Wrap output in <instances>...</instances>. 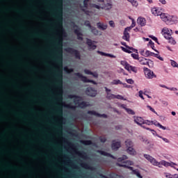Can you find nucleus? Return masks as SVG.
<instances>
[{
	"label": "nucleus",
	"instance_id": "f257e3e1",
	"mask_svg": "<svg viewBox=\"0 0 178 178\" xmlns=\"http://www.w3.org/2000/svg\"><path fill=\"white\" fill-rule=\"evenodd\" d=\"M68 99H72L73 104L75 106H70V104H67V109H72L74 112H76V108H80L81 109H84L87 106H90V104L87 102L83 101V97L79 96L77 95H67Z\"/></svg>",
	"mask_w": 178,
	"mask_h": 178
},
{
	"label": "nucleus",
	"instance_id": "f03ea898",
	"mask_svg": "<svg viewBox=\"0 0 178 178\" xmlns=\"http://www.w3.org/2000/svg\"><path fill=\"white\" fill-rule=\"evenodd\" d=\"M125 159H127V156L126 155H123L122 157L118 158V162H122V163H118L117 165L121 168H126L127 169L132 170L134 175H136L138 178H143V176H141V174H140L138 170H133V167H131L133 165V161H124Z\"/></svg>",
	"mask_w": 178,
	"mask_h": 178
},
{
	"label": "nucleus",
	"instance_id": "7ed1b4c3",
	"mask_svg": "<svg viewBox=\"0 0 178 178\" xmlns=\"http://www.w3.org/2000/svg\"><path fill=\"white\" fill-rule=\"evenodd\" d=\"M70 16V8H67V26L68 29L70 27L72 30H73L74 34H76L77 37V40L80 41H83V33H81V28L76 23L73 21L71 22H69V17Z\"/></svg>",
	"mask_w": 178,
	"mask_h": 178
},
{
	"label": "nucleus",
	"instance_id": "20e7f679",
	"mask_svg": "<svg viewBox=\"0 0 178 178\" xmlns=\"http://www.w3.org/2000/svg\"><path fill=\"white\" fill-rule=\"evenodd\" d=\"M144 158H145L147 161H149V162H150L152 165H154V166H158V168H162V165L165 166L166 168H168V166H171L172 168H173V165H177L173 162L169 163L165 161H161L160 162H158L156 159H155L154 157H152L149 154H144Z\"/></svg>",
	"mask_w": 178,
	"mask_h": 178
},
{
	"label": "nucleus",
	"instance_id": "39448f33",
	"mask_svg": "<svg viewBox=\"0 0 178 178\" xmlns=\"http://www.w3.org/2000/svg\"><path fill=\"white\" fill-rule=\"evenodd\" d=\"M79 119V115L76 113H72L67 111V130H72L76 131L75 127H77L73 122H76Z\"/></svg>",
	"mask_w": 178,
	"mask_h": 178
},
{
	"label": "nucleus",
	"instance_id": "423d86ee",
	"mask_svg": "<svg viewBox=\"0 0 178 178\" xmlns=\"http://www.w3.org/2000/svg\"><path fill=\"white\" fill-rule=\"evenodd\" d=\"M161 19L163 22H165L168 26H172V24H177L178 18L177 16L170 15L169 14H161Z\"/></svg>",
	"mask_w": 178,
	"mask_h": 178
},
{
	"label": "nucleus",
	"instance_id": "0eeeda50",
	"mask_svg": "<svg viewBox=\"0 0 178 178\" xmlns=\"http://www.w3.org/2000/svg\"><path fill=\"white\" fill-rule=\"evenodd\" d=\"M72 5L79 6V8L84 10V9H87L88 8V3L91 2V0H83V4L79 3L78 0H71ZM70 3V0H67V6Z\"/></svg>",
	"mask_w": 178,
	"mask_h": 178
},
{
	"label": "nucleus",
	"instance_id": "6e6552de",
	"mask_svg": "<svg viewBox=\"0 0 178 178\" xmlns=\"http://www.w3.org/2000/svg\"><path fill=\"white\" fill-rule=\"evenodd\" d=\"M67 54H70V55H71L72 58H74V59H81V54H80V51L73 47H67Z\"/></svg>",
	"mask_w": 178,
	"mask_h": 178
},
{
	"label": "nucleus",
	"instance_id": "1a4fd4ad",
	"mask_svg": "<svg viewBox=\"0 0 178 178\" xmlns=\"http://www.w3.org/2000/svg\"><path fill=\"white\" fill-rule=\"evenodd\" d=\"M143 70L145 72V75L147 79H154L156 77V75L154 74V72L147 67H144Z\"/></svg>",
	"mask_w": 178,
	"mask_h": 178
},
{
	"label": "nucleus",
	"instance_id": "9d476101",
	"mask_svg": "<svg viewBox=\"0 0 178 178\" xmlns=\"http://www.w3.org/2000/svg\"><path fill=\"white\" fill-rule=\"evenodd\" d=\"M86 44L88 46L89 51H94V49H97V45L94 44H97V42L92 41L91 39H86Z\"/></svg>",
	"mask_w": 178,
	"mask_h": 178
},
{
	"label": "nucleus",
	"instance_id": "9b49d317",
	"mask_svg": "<svg viewBox=\"0 0 178 178\" xmlns=\"http://www.w3.org/2000/svg\"><path fill=\"white\" fill-rule=\"evenodd\" d=\"M76 129V131H73L72 130H67V140H68V147H69V136L73 137L74 138H79V133H77V129L79 127L76 126V127L74 128Z\"/></svg>",
	"mask_w": 178,
	"mask_h": 178
},
{
	"label": "nucleus",
	"instance_id": "f8f14e48",
	"mask_svg": "<svg viewBox=\"0 0 178 178\" xmlns=\"http://www.w3.org/2000/svg\"><path fill=\"white\" fill-rule=\"evenodd\" d=\"M86 94L89 97H97V90L93 88H88L86 90Z\"/></svg>",
	"mask_w": 178,
	"mask_h": 178
},
{
	"label": "nucleus",
	"instance_id": "ddd939ff",
	"mask_svg": "<svg viewBox=\"0 0 178 178\" xmlns=\"http://www.w3.org/2000/svg\"><path fill=\"white\" fill-rule=\"evenodd\" d=\"M162 33L164 38L165 39L169 38V37L171 36L172 34H173V31H172V29H169L168 28H163L162 30Z\"/></svg>",
	"mask_w": 178,
	"mask_h": 178
},
{
	"label": "nucleus",
	"instance_id": "4468645a",
	"mask_svg": "<svg viewBox=\"0 0 178 178\" xmlns=\"http://www.w3.org/2000/svg\"><path fill=\"white\" fill-rule=\"evenodd\" d=\"M138 61L140 63V65H148V66H149V64L152 65H152H154V61L148 60L144 57H140Z\"/></svg>",
	"mask_w": 178,
	"mask_h": 178
},
{
	"label": "nucleus",
	"instance_id": "2eb2a0df",
	"mask_svg": "<svg viewBox=\"0 0 178 178\" xmlns=\"http://www.w3.org/2000/svg\"><path fill=\"white\" fill-rule=\"evenodd\" d=\"M131 30V28L127 27L124 31V35L122 36V40H124L125 41H130V34L129 33V31Z\"/></svg>",
	"mask_w": 178,
	"mask_h": 178
},
{
	"label": "nucleus",
	"instance_id": "dca6fc26",
	"mask_svg": "<svg viewBox=\"0 0 178 178\" xmlns=\"http://www.w3.org/2000/svg\"><path fill=\"white\" fill-rule=\"evenodd\" d=\"M87 113L88 115L97 116V118H104V119H106V118H108V115H106V114H99V113H97L95 111H88Z\"/></svg>",
	"mask_w": 178,
	"mask_h": 178
},
{
	"label": "nucleus",
	"instance_id": "f3484780",
	"mask_svg": "<svg viewBox=\"0 0 178 178\" xmlns=\"http://www.w3.org/2000/svg\"><path fill=\"white\" fill-rule=\"evenodd\" d=\"M134 122L136 123V124H138L139 126H141L143 129H147L145 126L143 125L144 124V119L141 117H134Z\"/></svg>",
	"mask_w": 178,
	"mask_h": 178
},
{
	"label": "nucleus",
	"instance_id": "a211bd4d",
	"mask_svg": "<svg viewBox=\"0 0 178 178\" xmlns=\"http://www.w3.org/2000/svg\"><path fill=\"white\" fill-rule=\"evenodd\" d=\"M122 147V143L120 141L113 140L111 144V148L113 151H118Z\"/></svg>",
	"mask_w": 178,
	"mask_h": 178
},
{
	"label": "nucleus",
	"instance_id": "6ab92c4d",
	"mask_svg": "<svg viewBox=\"0 0 178 178\" xmlns=\"http://www.w3.org/2000/svg\"><path fill=\"white\" fill-rule=\"evenodd\" d=\"M90 31L93 34V35H102V32L97 29L95 26H92Z\"/></svg>",
	"mask_w": 178,
	"mask_h": 178
},
{
	"label": "nucleus",
	"instance_id": "aec40b11",
	"mask_svg": "<svg viewBox=\"0 0 178 178\" xmlns=\"http://www.w3.org/2000/svg\"><path fill=\"white\" fill-rule=\"evenodd\" d=\"M97 27L99 29V30H102V31H105L106 29H108V25L105 24L102 22H97Z\"/></svg>",
	"mask_w": 178,
	"mask_h": 178
},
{
	"label": "nucleus",
	"instance_id": "412c9836",
	"mask_svg": "<svg viewBox=\"0 0 178 178\" xmlns=\"http://www.w3.org/2000/svg\"><path fill=\"white\" fill-rule=\"evenodd\" d=\"M137 22H138V24H139V26H141V27L147 24V20L144 17H138Z\"/></svg>",
	"mask_w": 178,
	"mask_h": 178
},
{
	"label": "nucleus",
	"instance_id": "4be33fe9",
	"mask_svg": "<svg viewBox=\"0 0 178 178\" xmlns=\"http://www.w3.org/2000/svg\"><path fill=\"white\" fill-rule=\"evenodd\" d=\"M99 154L100 155H103L104 156H108L109 158H112L113 159H115V156H113V155L111 154V153H108L106 152L99 150Z\"/></svg>",
	"mask_w": 178,
	"mask_h": 178
},
{
	"label": "nucleus",
	"instance_id": "5701e85b",
	"mask_svg": "<svg viewBox=\"0 0 178 178\" xmlns=\"http://www.w3.org/2000/svg\"><path fill=\"white\" fill-rule=\"evenodd\" d=\"M152 124H154V126H156V127H159L160 129H162V130H166V127H163L162 124H161L156 120L152 121Z\"/></svg>",
	"mask_w": 178,
	"mask_h": 178
},
{
	"label": "nucleus",
	"instance_id": "b1692460",
	"mask_svg": "<svg viewBox=\"0 0 178 178\" xmlns=\"http://www.w3.org/2000/svg\"><path fill=\"white\" fill-rule=\"evenodd\" d=\"M152 15H154V16H160V17L161 15H163V13H161V11L156 8H152Z\"/></svg>",
	"mask_w": 178,
	"mask_h": 178
},
{
	"label": "nucleus",
	"instance_id": "393cba45",
	"mask_svg": "<svg viewBox=\"0 0 178 178\" xmlns=\"http://www.w3.org/2000/svg\"><path fill=\"white\" fill-rule=\"evenodd\" d=\"M74 76H76V77H79L81 80V81H83V83H86V80L87 79V76H83L80 72H76L74 74Z\"/></svg>",
	"mask_w": 178,
	"mask_h": 178
},
{
	"label": "nucleus",
	"instance_id": "a878e982",
	"mask_svg": "<svg viewBox=\"0 0 178 178\" xmlns=\"http://www.w3.org/2000/svg\"><path fill=\"white\" fill-rule=\"evenodd\" d=\"M125 145H126L127 148L133 147H134V143H133V140H131L130 139H127L125 141Z\"/></svg>",
	"mask_w": 178,
	"mask_h": 178
},
{
	"label": "nucleus",
	"instance_id": "bb28decb",
	"mask_svg": "<svg viewBox=\"0 0 178 178\" xmlns=\"http://www.w3.org/2000/svg\"><path fill=\"white\" fill-rule=\"evenodd\" d=\"M127 152L129 154V155H136L137 152H136V149H134V147H127Z\"/></svg>",
	"mask_w": 178,
	"mask_h": 178
},
{
	"label": "nucleus",
	"instance_id": "cd10ccee",
	"mask_svg": "<svg viewBox=\"0 0 178 178\" xmlns=\"http://www.w3.org/2000/svg\"><path fill=\"white\" fill-rule=\"evenodd\" d=\"M97 54H99V55H102V56H109V58H116V56L113 54H106L101 51H97Z\"/></svg>",
	"mask_w": 178,
	"mask_h": 178
},
{
	"label": "nucleus",
	"instance_id": "c85d7f7f",
	"mask_svg": "<svg viewBox=\"0 0 178 178\" xmlns=\"http://www.w3.org/2000/svg\"><path fill=\"white\" fill-rule=\"evenodd\" d=\"M165 40H168V42L172 45L176 44V40L172 37V35L169 38H165Z\"/></svg>",
	"mask_w": 178,
	"mask_h": 178
},
{
	"label": "nucleus",
	"instance_id": "c756f323",
	"mask_svg": "<svg viewBox=\"0 0 178 178\" xmlns=\"http://www.w3.org/2000/svg\"><path fill=\"white\" fill-rule=\"evenodd\" d=\"M111 84L118 86V84H123V86H126V83H123L119 79H115L111 82Z\"/></svg>",
	"mask_w": 178,
	"mask_h": 178
},
{
	"label": "nucleus",
	"instance_id": "7c9ffc66",
	"mask_svg": "<svg viewBox=\"0 0 178 178\" xmlns=\"http://www.w3.org/2000/svg\"><path fill=\"white\" fill-rule=\"evenodd\" d=\"M102 9H106V10H109V9H112V4L110 3H107L104 4V6L102 7Z\"/></svg>",
	"mask_w": 178,
	"mask_h": 178
},
{
	"label": "nucleus",
	"instance_id": "2f4dec72",
	"mask_svg": "<svg viewBox=\"0 0 178 178\" xmlns=\"http://www.w3.org/2000/svg\"><path fill=\"white\" fill-rule=\"evenodd\" d=\"M106 97L107 99H115V95L111 92H107Z\"/></svg>",
	"mask_w": 178,
	"mask_h": 178
},
{
	"label": "nucleus",
	"instance_id": "473e14b6",
	"mask_svg": "<svg viewBox=\"0 0 178 178\" xmlns=\"http://www.w3.org/2000/svg\"><path fill=\"white\" fill-rule=\"evenodd\" d=\"M127 70H128V72H130V70H131V72H134V73H137V68H136V67H133L130 65H129V67H128V68H127Z\"/></svg>",
	"mask_w": 178,
	"mask_h": 178
},
{
	"label": "nucleus",
	"instance_id": "72a5a7b5",
	"mask_svg": "<svg viewBox=\"0 0 178 178\" xmlns=\"http://www.w3.org/2000/svg\"><path fill=\"white\" fill-rule=\"evenodd\" d=\"M120 63L122 65V66H124V69H126V70H127L130 66V64L127 63L126 60H121Z\"/></svg>",
	"mask_w": 178,
	"mask_h": 178
},
{
	"label": "nucleus",
	"instance_id": "f704fd0d",
	"mask_svg": "<svg viewBox=\"0 0 178 178\" xmlns=\"http://www.w3.org/2000/svg\"><path fill=\"white\" fill-rule=\"evenodd\" d=\"M81 143L83 144V145H91V144H92L91 140H81Z\"/></svg>",
	"mask_w": 178,
	"mask_h": 178
},
{
	"label": "nucleus",
	"instance_id": "c9c22d12",
	"mask_svg": "<svg viewBox=\"0 0 178 178\" xmlns=\"http://www.w3.org/2000/svg\"><path fill=\"white\" fill-rule=\"evenodd\" d=\"M128 2H130V3H131V5H133V6H138V2H137V1L136 0H127Z\"/></svg>",
	"mask_w": 178,
	"mask_h": 178
},
{
	"label": "nucleus",
	"instance_id": "e433bc0d",
	"mask_svg": "<svg viewBox=\"0 0 178 178\" xmlns=\"http://www.w3.org/2000/svg\"><path fill=\"white\" fill-rule=\"evenodd\" d=\"M90 8H94L95 9H101V6L97 5L95 3H89Z\"/></svg>",
	"mask_w": 178,
	"mask_h": 178
},
{
	"label": "nucleus",
	"instance_id": "4c0bfd02",
	"mask_svg": "<svg viewBox=\"0 0 178 178\" xmlns=\"http://www.w3.org/2000/svg\"><path fill=\"white\" fill-rule=\"evenodd\" d=\"M80 173H81V170L73 171V175L74 176V178H79V175H80Z\"/></svg>",
	"mask_w": 178,
	"mask_h": 178
},
{
	"label": "nucleus",
	"instance_id": "58836bf2",
	"mask_svg": "<svg viewBox=\"0 0 178 178\" xmlns=\"http://www.w3.org/2000/svg\"><path fill=\"white\" fill-rule=\"evenodd\" d=\"M145 129L146 130H149V131H152L153 136H156V135L159 136L158 134H156V131H155V130L151 129L150 128H148V127H146Z\"/></svg>",
	"mask_w": 178,
	"mask_h": 178
},
{
	"label": "nucleus",
	"instance_id": "ea45409f",
	"mask_svg": "<svg viewBox=\"0 0 178 178\" xmlns=\"http://www.w3.org/2000/svg\"><path fill=\"white\" fill-rule=\"evenodd\" d=\"M170 62H171V65L173 67H178V64L176 61L173 60H170Z\"/></svg>",
	"mask_w": 178,
	"mask_h": 178
},
{
	"label": "nucleus",
	"instance_id": "a19ab883",
	"mask_svg": "<svg viewBox=\"0 0 178 178\" xmlns=\"http://www.w3.org/2000/svg\"><path fill=\"white\" fill-rule=\"evenodd\" d=\"M85 26H86V27H88L89 30H90L91 28L93 27L92 26H91V24L90 23V21H86L85 22Z\"/></svg>",
	"mask_w": 178,
	"mask_h": 178
},
{
	"label": "nucleus",
	"instance_id": "79ce46f5",
	"mask_svg": "<svg viewBox=\"0 0 178 178\" xmlns=\"http://www.w3.org/2000/svg\"><path fill=\"white\" fill-rule=\"evenodd\" d=\"M85 83H92V84H95V85L97 84V82H95V81H92L91 79H88L87 78L85 81Z\"/></svg>",
	"mask_w": 178,
	"mask_h": 178
},
{
	"label": "nucleus",
	"instance_id": "37998d69",
	"mask_svg": "<svg viewBox=\"0 0 178 178\" xmlns=\"http://www.w3.org/2000/svg\"><path fill=\"white\" fill-rule=\"evenodd\" d=\"M143 124H147L148 126H151V124H152V121L143 120Z\"/></svg>",
	"mask_w": 178,
	"mask_h": 178
},
{
	"label": "nucleus",
	"instance_id": "c03bdc74",
	"mask_svg": "<svg viewBox=\"0 0 178 178\" xmlns=\"http://www.w3.org/2000/svg\"><path fill=\"white\" fill-rule=\"evenodd\" d=\"M99 140L101 143H106V138L100 136L99 137Z\"/></svg>",
	"mask_w": 178,
	"mask_h": 178
},
{
	"label": "nucleus",
	"instance_id": "a18cd8bd",
	"mask_svg": "<svg viewBox=\"0 0 178 178\" xmlns=\"http://www.w3.org/2000/svg\"><path fill=\"white\" fill-rule=\"evenodd\" d=\"M131 55L132 58H134V59H136L137 60H139L140 57H138V54H131Z\"/></svg>",
	"mask_w": 178,
	"mask_h": 178
},
{
	"label": "nucleus",
	"instance_id": "49530a36",
	"mask_svg": "<svg viewBox=\"0 0 178 178\" xmlns=\"http://www.w3.org/2000/svg\"><path fill=\"white\" fill-rule=\"evenodd\" d=\"M141 140L143 143H145V144H149V141H148V139H147V138L142 137Z\"/></svg>",
	"mask_w": 178,
	"mask_h": 178
},
{
	"label": "nucleus",
	"instance_id": "de8ad7c7",
	"mask_svg": "<svg viewBox=\"0 0 178 178\" xmlns=\"http://www.w3.org/2000/svg\"><path fill=\"white\" fill-rule=\"evenodd\" d=\"M127 48L128 49H130L131 51H133L134 52H136V54H138V50H137L131 47L128 46Z\"/></svg>",
	"mask_w": 178,
	"mask_h": 178
},
{
	"label": "nucleus",
	"instance_id": "09e8293b",
	"mask_svg": "<svg viewBox=\"0 0 178 178\" xmlns=\"http://www.w3.org/2000/svg\"><path fill=\"white\" fill-rule=\"evenodd\" d=\"M156 137H159V138L163 139V140H164L165 143H169V140H168V138H163L159 135H156Z\"/></svg>",
	"mask_w": 178,
	"mask_h": 178
},
{
	"label": "nucleus",
	"instance_id": "8fccbe9b",
	"mask_svg": "<svg viewBox=\"0 0 178 178\" xmlns=\"http://www.w3.org/2000/svg\"><path fill=\"white\" fill-rule=\"evenodd\" d=\"M150 38H152V40H153L154 41H155L156 42H157V44H159V42H158V38L154 35H149V36Z\"/></svg>",
	"mask_w": 178,
	"mask_h": 178
},
{
	"label": "nucleus",
	"instance_id": "3c124183",
	"mask_svg": "<svg viewBox=\"0 0 178 178\" xmlns=\"http://www.w3.org/2000/svg\"><path fill=\"white\" fill-rule=\"evenodd\" d=\"M127 112L129 114V115H135V113L134 112L133 110L130 109V108H127Z\"/></svg>",
	"mask_w": 178,
	"mask_h": 178
},
{
	"label": "nucleus",
	"instance_id": "603ef678",
	"mask_svg": "<svg viewBox=\"0 0 178 178\" xmlns=\"http://www.w3.org/2000/svg\"><path fill=\"white\" fill-rule=\"evenodd\" d=\"M126 81L128 84H134V81L131 79H126Z\"/></svg>",
	"mask_w": 178,
	"mask_h": 178
},
{
	"label": "nucleus",
	"instance_id": "864d4df0",
	"mask_svg": "<svg viewBox=\"0 0 178 178\" xmlns=\"http://www.w3.org/2000/svg\"><path fill=\"white\" fill-rule=\"evenodd\" d=\"M131 22H132V23H131V25L130 26V27L131 29H133L134 27H136V21H134V19H131Z\"/></svg>",
	"mask_w": 178,
	"mask_h": 178
},
{
	"label": "nucleus",
	"instance_id": "5fc2aeb1",
	"mask_svg": "<svg viewBox=\"0 0 178 178\" xmlns=\"http://www.w3.org/2000/svg\"><path fill=\"white\" fill-rule=\"evenodd\" d=\"M147 108H148V109H149V111L153 112V113H156V111H155V110L152 107H151V106H147Z\"/></svg>",
	"mask_w": 178,
	"mask_h": 178
},
{
	"label": "nucleus",
	"instance_id": "6e6d98bb",
	"mask_svg": "<svg viewBox=\"0 0 178 178\" xmlns=\"http://www.w3.org/2000/svg\"><path fill=\"white\" fill-rule=\"evenodd\" d=\"M84 73L86 74H92V72H91V71H90V70H87V69H86V70H84Z\"/></svg>",
	"mask_w": 178,
	"mask_h": 178
},
{
	"label": "nucleus",
	"instance_id": "4d7b16f0",
	"mask_svg": "<svg viewBox=\"0 0 178 178\" xmlns=\"http://www.w3.org/2000/svg\"><path fill=\"white\" fill-rule=\"evenodd\" d=\"M108 24L111 26V27L115 28V22L113 20L109 21Z\"/></svg>",
	"mask_w": 178,
	"mask_h": 178
},
{
	"label": "nucleus",
	"instance_id": "13d9d810",
	"mask_svg": "<svg viewBox=\"0 0 178 178\" xmlns=\"http://www.w3.org/2000/svg\"><path fill=\"white\" fill-rule=\"evenodd\" d=\"M74 70L73 68H67V74H70V73H73Z\"/></svg>",
	"mask_w": 178,
	"mask_h": 178
},
{
	"label": "nucleus",
	"instance_id": "bf43d9fd",
	"mask_svg": "<svg viewBox=\"0 0 178 178\" xmlns=\"http://www.w3.org/2000/svg\"><path fill=\"white\" fill-rule=\"evenodd\" d=\"M143 56H145V58H147V56H149V51L147 50L145 52V54H143Z\"/></svg>",
	"mask_w": 178,
	"mask_h": 178
},
{
	"label": "nucleus",
	"instance_id": "052dcab7",
	"mask_svg": "<svg viewBox=\"0 0 178 178\" xmlns=\"http://www.w3.org/2000/svg\"><path fill=\"white\" fill-rule=\"evenodd\" d=\"M91 76H92L95 79H98V74L97 72H92V74H91Z\"/></svg>",
	"mask_w": 178,
	"mask_h": 178
},
{
	"label": "nucleus",
	"instance_id": "680f3d73",
	"mask_svg": "<svg viewBox=\"0 0 178 178\" xmlns=\"http://www.w3.org/2000/svg\"><path fill=\"white\" fill-rule=\"evenodd\" d=\"M115 98H117V99H124L123 96L120 95H115Z\"/></svg>",
	"mask_w": 178,
	"mask_h": 178
},
{
	"label": "nucleus",
	"instance_id": "e2e57ef3",
	"mask_svg": "<svg viewBox=\"0 0 178 178\" xmlns=\"http://www.w3.org/2000/svg\"><path fill=\"white\" fill-rule=\"evenodd\" d=\"M143 90H140L139 91V97H140V98H142L143 99H144V96H143Z\"/></svg>",
	"mask_w": 178,
	"mask_h": 178
},
{
	"label": "nucleus",
	"instance_id": "0e129e2a",
	"mask_svg": "<svg viewBox=\"0 0 178 178\" xmlns=\"http://www.w3.org/2000/svg\"><path fill=\"white\" fill-rule=\"evenodd\" d=\"M161 103L163 104V105H164V106H168V102L166 101H161Z\"/></svg>",
	"mask_w": 178,
	"mask_h": 178
},
{
	"label": "nucleus",
	"instance_id": "69168bd1",
	"mask_svg": "<svg viewBox=\"0 0 178 178\" xmlns=\"http://www.w3.org/2000/svg\"><path fill=\"white\" fill-rule=\"evenodd\" d=\"M159 2H161L162 5H166V0H159Z\"/></svg>",
	"mask_w": 178,
	"mask_h": 178
},
{
	"label": "nucleus",
	"instance_id": "338daca9",
	"mask_svg": "<svg viewBox=\"0 0 178 178\" xmlns=\"http://www.w3.org/2000/svg\"><path fill=\"white\" fill-rule=\"evenodd\" d=\"M104 90H105L106 94H108V92H111V89H108V88H106V87H104Z\"/></svg>",
	"mask_w": 178,
	"mask_h": 178
},
{
	"label": "nucleus",
	"instance_id": "774afa93",
	"mask_svg": "<svg viewBox=\"0 0 178 178\" xmlns=\"http://www.w3.org/2000/svg\"><path fill=\"white\" fill-rule=\"evenodd\" d=\"M170 178H178L177 175H172Z\"/></svg>",
	"mask_w": 178,
	"mask_h": 178
}]
</instances>
